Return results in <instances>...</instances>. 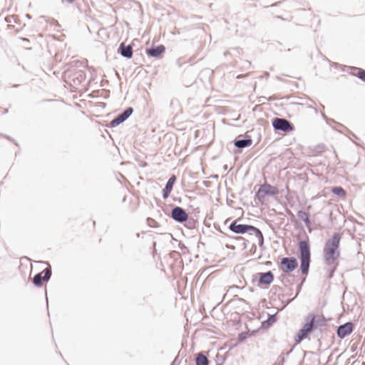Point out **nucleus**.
Listing matches in <instances>:
<instances>
[{
	"label": "nucleus",
	"mask_w": 365,
	"mask_h": 365,
	"mask_svg": "<svg viewBox=\"0 0 365 365\" xmlns=\"http://www.w3.org/2000/svg\"><path fill=\"white\" fill-rule=\"evenodd\" d=\"M75 0H61V1L63 3L66 2V3H68V4H71L73 2H74Z\"/></svg>",
	"instance_id": "obj_24"
},
{
	"label": "nucleus",
	"mask_w": 365,
	"mask_h": 365,
	"mask_svg": "<svg viewBox=\"0 0 365 365\" xmlns=\"http://www.w3.org/2000/svg\"><path fill=\"white\" fill-rule=\"evenodd\" d=\"M279 192V190L277 187L265 182L259 187L256 192L255 197L262 205H263L267 201V197L276 196Z\"/></svg>",
	"instance_id": "obj_3"
},
{
	"label": "nucleus",
	"mask_w": 365,
	"mask_h": 365,
	"mask_svg": "<svg viewBox=\"0 0 365 365\" xmlns=\"http://www.w3.org/2000/svg\"><path fill=\"white\" fill-rule=\"evenodd\" d=\"M331 192L340 197H345L346 192L341 187H334L331 189Z\"/></svg>",
	"instance_id": "obj_19"
},
{
	"label": "nucleus",
	"mask_w": 365,
	"mask_h": 365,
	"mask_svg": "<svg viewBox=\"0 0 365 365\" xmlns=\"http://www.w3.org/2000/svg\"><path fill=\"white\" fill-rule=\"evenodd\" d=\"M307 322L304 325L302 328L307 331H309V332H312L314 325L315 315L310 314L309 317H307Z\"/></svg>",
	"instance_id": "obj_14"
},
{
	"label": "nucleus",
	"mask_w": 365,
	"mask_h": 365,
	"mask_svg": "<svg viewBox=\"0 0 365 365\" xmlns=\"http://www.w3.org/2000/svg\"><path fill=\"white\" fill-rule=\"evenodd\" d=\"M196 365H208L207 358L202 354H198L196 357Z\"/></svg>",
	"instance_id": "obj_18"
},
{
	"label": "nucleus",
	"mask_w": 365,
	"mask_h": 365,
	"mask_svg": "<svg viewBox=\"0 0 365 365\" xmlns=\"http://www.w3.org/2000/svg\"><path fill=\"white\" fill-rule=\"evenodd\" d=\"M354 330V324L351 322H346L338 327L337 335L340 339H344L349 335Z\"/></svg>",
	"instance_id": "obj_8"
},
{
	"label": "nucleus",
	"mask_w": 365,
	"mask_h": 365,
	"mask_svg": "<svg viewBox=\"0 0 365 365\" xmlns=\"http://www.w3.org/2000/svg\"><path fill=\"white\" fill-rule=\"evenodd\" d=\"M124 120H123L122 117L120 115H119L118 117H116L115 119H113L112 121H111V125L112 126H117L119 124H120L121 123H123Z\"/></svg>",
	"instance_id": "obj_21"
},
{
	"label": "nucleus",
	"mask_w": 365,
	"mask_h": 365,
	"mask_svg": "<svg viewBox=\"0 0 365 365\" xmlns=\"http://www.w3.org/2000/svg\"><path fill=\"white\" fill-rule=\"evenodd\" d=\"M252 140L247 139V140H236L235 142V145L237 148H242L245 147H248L252 145Z\"/></svg>",
	"instance_id": "obj_17"
},
{
	"label": "nucleus",
	"mask_w": 365,
	"mask_h": 365,
	"mask_svg": "<svg viewBox=\"0 0 365 365\" xmlns=\"http://www.w3.org/2000/svg\"><path fill=\"white\" fill-rule=\"evenodd\" d=\"M172 217L178 222H183L187 220L188 215L182 208L176 207L172 210Z\"/></svg>",
	"instance_id": "obj_9"
},
{
	"label": "nucleus",
	"mask_w": 365,
	"mask_h": 365,
	"mask_svg": "<svg viewBox=\"0 0 365 365\" xmlns=\"http://www.w3.org/2000/svg\"><path fill=\"white\" fill-rule=\"evenodd\" d=\"M176 180V178L175 175H173L170 179L168 180L165 188L163 189V198L166 199L169 197L173 187V185Z\"/></svg>",
	"instance_id": "obj_11"
},
{
	"label": "nucleus",
	"mask_w": 365,
	"mask_h": 365,
	"mask_svg": "<svg viewBox=\"0 0 365 365\" xmlns=\"http://www.w3.org/2000/svg\"><path fill=\"white\" fill-rule=\"evenodd\" d=\"M51 275L50 268L45 269L42 272L36 274L34 277L33 282L37 287H41L43 282L48 281Z\"/></svg>",
	"instance_id": "obj_6"
},
{
	"label": "nucleus",
	"mask_w": 365,
	"mask_h": 365,
	"mask_svg": "<svg viewBox=\"0 0 365 365\" xmlns=\"http://www.w3.org/2000/svg\"><path fill=\"white\" fill-rule=\"evenodd\" d=\"M354 75L361 78L362 81H365V70L358 68L356 69Z\"/></svg>",
	"instance_id": "obj_20"
},
{
	"label": "nucleus",
	"mask_w": 365,
	"mask_h": 365,
	"mask_svg": "<svg viewBox=\"0 0 365 365\" xmlns=\"http://www.w3.org/2000/svg\"><path fill=\"white\" fill-rule=\"evenodd\" d=\"M272 125L276 130H280L284 132L289 131L293 129L290 123L287 120L283 118H274L272 122Z\"/></svg>",
	"instance_id": "obj_7"
},
{
	"label": "nucleus",
	"mask_w": 365,
	"mask_h": 365,
	"mask_svg": "<svg viewBox=\"0 0 365 365\" xmlns=\"http://www.w3.org/2000/svg\"><path fill=\"white\" fill-rule=\"evenodd\" d=\"M310 332L306 329L302 328L295 337V342L297 344L300 343L304 339H306Z\"/></svg>",
	"instance_id": "obj_16"
},
{
	"label": "nucleus",
	"mask_w": 365,
	"mask_h": 365,
	"mask_svg": "<svg viewBox=\"0 0 365 365\" xmlns=\"http://www.w3.org/2000/svg\"><path fill=\"white\" fill-rule=\"evenodd\" d=\"M6 21L9 24V26H14L15 24H20V19L18 15L16 14H11L9 15L5 18Z\"/></svg>",
	"instance_id": "obj_15"
},
{
	"label": "nucleus",
	"mask_w": 365,
	"mask_h": 365,
	"mask_svg": "<svg viewBox=\"0 0 365 365\" xmlns=\"http://www.w3.org/2000/svg\"><path fill=\"white\" fill-rule=\"evenodd\" d=\"M276 321V318L274 316H271L268 320L267 321V323H268L269 325L272 324Z\"/></svg>",
	"instance_id": "obj_23"
},
{
	"label": "nucleus",
	"mask_w": 365,
	"mask_h": 365,
	"mask_svg": "<svg viewBox=\"0 0 365 365\" xmlns=\"http://www.w3.org/2000/svg\"><path fill=\"white\" fill-rule=\"evenodd\" d=\"M299 251H300V261H301V270L303 274L307 275L308 274L309 264H310V248L309 243L306 241H301L299 242Z\"/></svg>",
	"instance_id": "obj_2"
},
{
	"label": "nucleus",
	"mask_w": 365,
	"mask_h": 365,
	"mask_svg": "<svg viewBox=\"0 0 365 365\" xmlns=\"http://www.w3.org/2000/svg\"><path fill=\"white\" fill-rule=\"evenodd\" d=\"M341 239V235L339 233H334L332 237L326 242L324 248V258L326 264L333 266L334 269L337 266L336 260L340 255L339 247Z\"/></svg>",
	"instance_id": "obj_1"
},
{
	"label": "nucleus",
	"mask_w": 365,
	"mask_h": 365,
	"mask_svg": "<svg viewBox=\"0 0 365 365\" xmlns=\"http://www.w3.org/2000/svg\"><path fill=\"white\" fill-rule=\"evenodd\" d=\"M120 115H121V117H122L123 120H125V119L128 118L127 117H125V115H124L123 113L122 114H120Z\"/></svg>",
	"instance_id": "obj_25"
},
{
	"label": "nucleus",
	"mask_w": 365,
	"mask_h": 365,
	"mask_svg": "<svg viewBox=\"0 0 365 365\" xmlns=\"http://www.w3.org/2000/svg\"><path fill=\"white\" fill-rule=\"evenodd\" d=\"M165 46L163 45H160L155 48L148 49L146 51V53L148 56L158 58L160 57L165 52Z\"/></svg>",
	"instance_id": "obj_10"
},
{
	"label": "nucleus",
	"mask_w": 365,
	"mask_h": 365,
	"mask_svg": "<svg viewBox=\"0 0 365 365\" xmlns=\"http://www.w3.org/2000/svg\"><path fill=\"white\" fill-rule=\"evenodd\" d=\"M133 109L131 108H128L123 112V114L125 117L128 118L131 115Z\"/></svg>",
	"instance_id": "obj_22"
},
{
	"label": "nucleus",
	"mask_w": 365,
	"mask_h": 365,
	"mask_svg": "<svg viewBox=\"0 0 365 365\" xmlns=\"http://www.w3.org/2000/svg\"><path fill=\"white\" fill-rule=\"evenodd\" d=\"M230 229L232 232L237 233V234H244L245 232L253 231L256 232L260 233L259 230L257 229L256 227L252 226V225H239L237 222V220L234 221L230 225Z\"/></svg>",
	"instance_id": "obj_5"
},
{
	"label": "nucleus",
	"mask_w": 365,
	"mask_h": 365,
	"mask_svg": "<svg viewBox=\"0 0 365 365\" xmlns=\"http://www.w3.org/2000/svg\"><path fill=\"white\" fill-rule=\"evenodd\" d=\"M259 284L267 285L269 284L274 279V276L271 272L266 273H259Z\"/></svg>",
	"instance_id": "obj_12"
},
{
	"label": "nucleus",
	"mask_w": 365,
	"mask_h": 365,
	"mask_svg": "<svg viewBox=\"0 0 365 365\" xmlns=\"http://www.w3.org/2000/svg\"><path fill=\"white\" fill-rule=\"evenodd\" d=\"M120 53L126 58H131L133 56V49L130 46H125L123 43L120 44Z\"/></svg>",
	"instance_id": "obj_13"
},
{
	"label": "nucleus",
	"mask_w": 365,
	"mask_h": 365,
	"mask_svg": "<svg viewBox=\"0 0 365 365\" xmlns=\"http://www.w3.org/2000/svg\"><path fill=\"white\" fill-rule=\"evenodd\" d=\"M298 265V262L294 257H284L280 262V269L286 273L294 271Z\"/></svg>",
	"instance_id": "obj_4"
}]
</instances>
